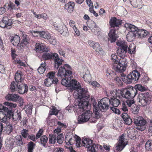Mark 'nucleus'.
Returning <instances> with one entry per match:
<instances>
[{
    "label": "nucleus",
    "mask_w": 152,
    "mask_h": 152,
    "mask_svg": "<svg viewBox=\"0 0 152 152\" xmlns=\"http://www.w3.org/2000/svg\"><path fill=\"white\" fill-rule=\"evenodd\" d=\"M46 63L45 61L42 63L37 69L38 73L40 74L43 73L46 69Z\"/></svg>",
    "instance_id": "30"
},
{
    "label": "nucleus",
    "mask_w": 152,
    "mask_h": 152,
    "mask_svg": "<svg viewBox=\"0 0 152 152\" xmlns=\"http://www.w3.org/2000/svg\"><path fill=\"white\" fill-rule=\"evenodd\" d=\"M17 145L18 146L23 145V143L22 140V137L19 135H18L15 137Z\"/></svg>",
    "instance_id": "39"
},
{
    "label": "nucleus",
    "mask_w": 152,
    "mask_h": 152,
    "mask_svg": "<svg viewBox=\"0 0 152 152\" xmlns=\"http://www.w3.org/2000/svg\"><path fill=\"white\" fill-rule=\"evenodd\" d=\"M50 43L53 45H55L56 44V40L53 37H50V39H48Z\"/></svg>",
    "instance_id": "61"
},
{
    "label": "nucleus",
    "mask_w": 152,
    "mask_h": 152,
    "mask_svg": "<svg viewBox=\"0 0 152 152\" xmlns=\"http://www.w3.org/2000/svg\"><path fill=\"white\" fill-rule=\"evenodd\" d=\"M125 26L128 30L130 31L126 35V38L127 41L129 42L133 41L137 37L136 31L138 29L135 26L129 23L125 24Z\"/></svg>",
    "instance_id": "6"
},
{
    "label": "nucleus",
    "mask_w": 152,
    "mask_h": 152,
    "mask_svg": "<svg viewBox=\"0 0 152 152\" xmlns=\"http://www.w3.org/2000/svg\"><path fill=\"white\" fill-rule=\"evenodd\" d=\"M17 84H16L14 81H13L11 83L10 85V89L12 92H14L17 91Z\"/></svg>",
    "instance_id": "47"
},
{
    "label": "nucleus",
    "mask_w": 152,
    "mask_h": 152,
    "mask_svg": "<svg viewBox=\"0 0 152 152\" xmlns=\"http://www.w3.org/2000/svg\"><path fill=\"white\" fill-rule=\"evenodd\" d=\"M6 122H4L2 120L1 121V122H0V135L2 134L3 131L4 132V127L7 126V124ZM0 137H1L0 136Z\"/></svg>",
    "instance_id": "50"
},
{
    "label": "nucleus",
    "mask_w": 152,
    "mask_h": 152,
    "mask_svg": "<svg viewBox=\"0 0 152 152\" xmlns=\"http://www.w3.org/2000/svg\"><path fill=\"white\" fill-rule=\"evenodd\" d=\"M56 138L57 142L59 144H61L62 143L64 138L62 134L58 135Z\"/></svg>",
    "instance_id": "53"
},
{
    "label": "nucleus",
    "mask_w": 152,
    "mask_h": 152,
    "mask_svg": "<svg viewBox=\"0 0 152 152\" xmlns=\"http://www.w3.org/2000/svg\"><path fill=\"white\" fill-rule=\"evenodd\" d=\"M111 59L113 64V69L116 72H122L125 71L127 66L128 61L126 58L118 59L115 54L111 56Z\"/></svg>",
    "instance_id": "3"
},
{
    "label": "nucleus",
    "mask_w": 152,
    "mask_h": 152,
    "mask_svg": "<svg viewBox=\"0 0 152 152\" xmlns=\"http://www.w3.org/2000/svg\"><path fill=\"white\" fill-rule=\"evenodd\" d=\"M122 20L118 19L116 18L113 17L111 18L109 22L110 26L111 27H118L121 24Z\"/></svg>",
    "instance_id": "18"
},
{
    "label": "nucleus",
    "mask_w": 152,
    "mask_h": 152,
    "mask_svg": "<svg viewBox=\"0 0 152 152\" xmlns=\"http://www.w3.org/2000/svg\"><path fill=\"white\" fill-rule=\"evenodd\" d=\"M151 97L148 92L141 93L139 96V102L143 106H146L150 103Z\"/></svg>",
    "instance_id": "9"
},
{
    "label": "nucleus",
    "mask_w": 152,
    "mask_h": 152,
    "mask_svg": "<svg viewBox=\"0 0 152 152\" xmlns=\"http://www.w3.org/2000/svg\"><path fill=\"white\" fill-rule=\"evenodd\" d=\"M136 46L134 44H131L129 46L127 52L130 54H133L135 52Z\"/></svg>",
    "instance_id": "35"
},
{
    "label": "nucleus",
    "mask_w": 152,
    "mask_h": 152,
    "mask_svg": "<svg viewBox=\"0 0 152 152\" xmlns=\"http://www.w3.org/2000/svg\"><path fill=\"white\" fill-rule=\"evenodd\" d=\"M96 45L97 46V47L96 48H94V50L98 53H102L103 51V49L101 48V46L99 44H96Z\"/></svg>",
    "instance_id": "59"
},
{
    "label": "nucleus",
    "mask_w": 152,
    "mask_h": 152,
    "mask_svg": "<svg viewBox=\"0 0 152 152\" xmlns=\"http://www.w3.org/2000/svg\"><path fill=\"white\" fill-rule=\"evenodd\" d=\"M16 46H17V48L18 50L19 51H20V52H22L23 51V49L25 47L24 45L20 43H19Z\"/></svg>",
    "instance_id": "56"
},
{
    "label": "nucleus",
    "mask_w": 152,
    "mask_h": 152,
    "mask_svg": "<svg viewBox=\"0 0 152 152\" xmlns=\"http://www.w3.org/2000/svg\"><path fill=\"white\" fill-rule=\"evenodd\" d=\"M28 130L23 129L22 131L21 134L23 137L26 138L27 137H28V135H29L28 134Z\"/></svg>",
    "instance_id": "55"
},
{
    "label": "nucleus",
    "mask_w": 152,
    "mask_h": 152,
    "mask_svg": "<svg viewBox=\"0 0 152 152\" xmlns=\"http://www.w3.org/2000/svg\"><path fill=\"white\" fill-rule=\"evenodd\" d=\"M133 89H135L136 91V94L137 93V90L140 91H144L145 90V88L141 84L136 85L134 87H133Z\"/></svg>",
    "instance_id": "41"
},
{
    "label": "nucleus",
    "mask_w": 152,
    "mask_h": 152,
    "mask_svg": "<svg viewBox=\"0 0 152 152\" xmlns=\"http://www.w3.org/2000/svg\"><path fill=\"white\" fill-rule=\"evenodd\" d=\"M5 104L8 106L7 108H5V111H3V116L2 121L4 122H6L8 119L12 118L14 113L13 112L12 107L15 108L17 106L15 104H13L9 102H5Z\"/></svg>",
    "instance_id": "5"
},
{
    "label": "nucleus",
    "mask_w": 152,
    "mask_h": 152,
    "mask_svg": "<svg viewBox=\"0 0 152 152\" xmlns=\"http://www.w3.org/2000/svg\"><path fill=\"white\" fill-rule=\"evenodd\" d=\"M57 56V53H45L42 55V57L44 60H52L54 58H56V56Z\"/></svg>",
    "instance_id": "20"
},
{
    "label": "nucleus",
    "mask_w": 152,
    "mask_h": 152,
    "mask_svg": "<svg viewBox=\"0 0 152 152\" xmlns=\"http://www.w3.org/2000/svg\"><path fill=\"white\" fill-rule=\"evenodd\" d=\"M71 70L69 65L64 64L63 66L59 67L57 75L58 77L62 79L61 84L66 86L69 87L70 91L72 92L74 90H77L78 97L80 101L77 103L78 105H76L77 109L75 110L83 112L88 106V102L86 99L89 97V95L87 89L80 88L81 86L79 83L75 80L72 79Z\"/></svg>",
    "instance_id": "1"
},
{
    "label": "nucleus",
    "mask_w": 152,
    "mask_h": 152,
    "mask_svg": "<svg viewBox=\"0 0 152 152\" xmlns=\"http://www.w3.org/2000/svg\"><path fill=\"white\" fill-rule=\"evenodd\" d=\"M54 27L61 34L65 36H68L69 33L67 27L63 24L61 26L55 23L53 24Z\"/></svg>",
    "instance_id": "14"
},
{
    "label": "nucleus",
    "mask_w": 152,
    "mask_h": 152,
    "mask_svg": "<svg viewBox=\"0 0 152 152\" xmlns=\"http://www.w3.org/2000/svg\"><path fill=\"white\" fill-rule=\"evenodd\" d=\"M92 112L90 110L86 111L78 116V123L81 124L87 122L91 118H92Z\"/></svg>",
    "instance_id": "11"
},
{
    "label": "nucleus",
    "mask_w": 152,
    "mask_h": 152,
    "mask_svg": "<svg viewBox=\"0 0 152 152\" xmlns=\"http://www.w3.org/2000/svg\"><path fill=\"white\" fill-rule=\"evenodd\" d=\"M83 78L86 82H87L89 81L91 79V77L88 71L87 72V73L83 75Z\"/></svg>",
    "instance_id": "49"
},
{
    "label": "nucleus",
    "mask_w": 152,
    "mask_h": 152,
    "mask_svg": "<svg viewBox=\"0 0 152 152\" xmlns=\"http://www.w3.org/2000/svg\"><path fill=\"white\" fill-rule=\"evenodd\" d=\"M12 24V19H9L8 17L4 16L0 22V27L2 28H7V29H10Z\"/></svg>",
    "instance_id": "13"
},
{
    "label": "nucleus",
    "mask_w": 152,
    "mask_h": 152,
    "mask_svg": "<svg viewBox=\"0 0 152 152\" xmlns=\"http://www.w3.org/2000/svg\"><path fill=\"white\" fill-rule=\"evenodd\" d=\"M116 45L119 47L117 50V53L121 58H124L126 56L128 45L126 42L121 41L116 42Z\"/></svg>",
    "instance_id": "8"
},
{
    "label": "nucleus",
    "mask_w": 152,
    "mask_h": 152,
    "mask_svg": "<svg viewBox=\"0 0 152 152\" xmlns=\"http://www.w3.org/2000/svg\"><path fill=\"white\" fill-rule=\"evenodd\" d=\"M21 114L20 112H18V111L14 113L12 116V120L14 121H18L21 118Z\"/></svg>",
    "instance_id": "33"
},
{
    "label": "nucleus",
    "mask_w": 152,
    "mask_h": 152,
    "mask_svg": "<svg viewBox=\"0 0 152 152\" xmlns=\"http://www.w3.org/2000/svg\"><path fill=\"white\" fill-rule=\"evenodd\" d=\"M53 60L54 62L55 68L57 69L62 64L64 61L63 60L59 58L58 54H57V56H56V58H54Z\"/></svg>",
    "instance_id": "27"
},
{
    "label": "nucleus",
    "mask_w": 152,
    "mask_h": 152,
    "mask_svg": "<svg viewBox=\"0 0 152 152\" xmlns=\"http://www.w3.org/2000/svg\"><path fill=\"white\" fill-rule=\"evenodd\" d=\"M26 112L28 113H31L32 112V107L31 105H27L25 107Z\"/></svg>",
    "instance_id": "58"
},
{
    "label": "nucleus",
    "mask_w": 152,
    "mask_h": 152,
    "mask_svg": "<svg viewBox=\"0 0 152 152\" xmlns=\"http://www.w3.org/2000/svg\"><path fill=\"white\" fill-rule=\"evenodd\" d=\"M56 80L55 79L52 80L47 78L45 80L44 84L45 86L47 87H49L51 85H53L55 88V91L57 92V91H59V89H58V88L61 86V84L63 85L61 83V84L60 83L58 79Z\"/></svg>",
    "instance_id": "12"
},
{
    "label": "nucleus",
    "mask_w": 152,
    "mask_h": 152,
    "mask_svg": "<svg viewBox=\"0 0 152 152\" xmlns=\"http://www.w3.org/2000/svg\"><path fill=\"white\" fill-rule=\"evenodd\" d=\"M121 75L123 81L126 83L130 84L133 81L138 80L140 77V74L136 69L131 72L127 76L124 75L123 73H121Z\"/></svg>",
    "instance_id": "4"
},
{
    "label": "nucleus",
    "mask_w": 152,
    "mask_h": 152,
    "mask_svg": "<svg viewBox=\"0 0 152 152\" xmlns=\"http://www.w3.org/2000/svg\"><path fill=\"white\" fill-rule=\"evenodd\" d=\"M17 91L20 94H23L27 92L28 90V87L25 84H20V83H17Z\"/></svg>",
    "instance_id": "17"
},
{
    "label": "nucleus",
    "mask_w": 152,
    "mask_h": 152,
    "mask_svg": "<svg viewBox=\"0 0 152 152\" xmlns=\"http://www.w3.org/2000/svg\"><path fill=\"white\" fill-rule=\"evenodd\" d=\"M122 93V97L129 99L134 98L136 95L137 92L135 89L131 87L129 88H124Z\"/></svg>",
    "instance_id": "10"
},
{
    "label": "nucleus",
    "mask_w": 152,
    "mask_h": 152,
    "mask_svg": "<svg viewBox=\"0 0 152 152\" xmlns=\"http://www.w3.org/2000/svg\"><path fill=\"white\" fill-rule=\"evenodd\" d=\"M110 104V100L107 97L102 98L98 102L97 105H96V102L93 103V111L94 112L95 116L93 117L94 120L91 121L90 122L95 123L96 120L100 117L99 113L100 111L104 112L107 111L110 107L109 106Z\"/></svg>",
    "instance_id": "2"
},
{
    "label": "nucleus",
    "mask_w": 152,
    "mask_h": 152,
    "mask_svg": "<svg viewBox=\"0 0 152 152\" xmlns=\"http://www.w3.org/2000/svg\"><path fill=\"white\" fill-rule=\"evenodd\" d=\"M48 138L45 135L42 136L40 139L41 144L44 146H45L47 142Z\"/></svg>",
    "instance_id": "44"
},
{
    "label": "nucleus",
    "mask_w": 152,
    "mask_h": 152,
    "mask_svg": "<svg viewBox=\"0 0 152 152\" xmlns=\"http://www.w3.org/2000/svg\"><path fill=\"white\" fill-rule=\"evenodd\" d=\"M139 109V107L138 106L134 104L132 106L131 108V111L134 114H137L138 113Z\"/></svg>",
    "instance_id": "45"
},
{
    "label": "nucleus",
    "mask_w": 152,
    "mask_h": 152,
    "mask_svg": "<svg viewBox=\"0 0 152 152\" xmlns=\"http://www.w3.org/2000/svg\"><path fill=\"white\" fill-rule=\"evenodd\" d=\"M96 147V145L93 144L91 145V146H90V147L88 148V151L90 152H98L97 151H96L95 149V148Z\"/></svg>",
    "instance_id": "57"
},
{
    "label": "nucleus",
    "mask_w": 152,
    "mask_h": 152,
    "mask_svg": "<svg viewBox=\"0 0 152 152\" xmlns=\"http://www.w3.org/2000/svg\"><path fill=\"white\" fill-rule=\"evenodd\" d=\"M57 124L58 125V128H59L61 129L62 128H64L66 127V126L65 124L60 121H58Z\"/></svg>",
    "instance_id": "63"
},
{
    "label": "nucleus",
    "mask_w": 152,
    "mask_h": 152,
    "mask_svg": "<svg viewBox=\"0 0 152 152\" xmlns=\"http://www.w3.org/2000/svg\"><path fill=\"white\" fill-rule=\"evenodd\" d=\"M133 123L137 127L136 128L141 131H143L146 128L147 122L142 117L140 116H134Z\"/></svg>",
    "instance_id": "7"
},
{
    "label": "nucleus",
    "mask_w": 152,
    "mask_h": 152,
    "mask_svg": "<svg viewBox=\"0 0 152 152\" xmlns=\"http://www.w3.org/2000/svg\"><path fill=\"white\" fill-rule=\"evenodd\" d=\"M55 72H48L47 75V78L50 79V80H53L58 79L57 78L55 77Z\"/></svg>",
    "instance_id": "40"
},
{
    "label": "nucleus",
    "mask_w": 152,
    "mask_h": 152,
    "mask_svg": "<svg viewBox=\"0 0 152 152\" xmlns=\"http://www.w3.org/2000/svg\"><path fill=\"white\" fill-rule=\"evenodd\" d=\"M123 88L121 90L118 89V90H113V91H111L110 92V93L112 94V93H113V92L115 94V97L116 98H118L119 99H120L121 98V96L123 97Z\"/></svg>",
    "instance_id": "34"
},
{
    "label": "nucleus",
    "mask_w": 152,
    "mask_h": 152,
    "mask_svg": "<svg viewBox=\"0 0 152 152\" xmlns=\"http://www.w3.org/2000/svg\"><path fill=\"white\" fill-rule=\"evenodd\" d=\"M13 127L11 124H7L6 126L4 127V132H5L8 134L10 133L13 130Z\"/></svg>",
    "instance_id": "36"
},
{
    "label": "nucleus",
    "mask_w": 152,
    "mask_h": 152,
    "mask_svg": "<svg viewBox=\"0 0 152 152\" xmlns=\"http://www.w3.org/2000/svg\"><path fill=\"white\" fill-rule=\"evenodd\" d=\"M134 98L127 99L126 103L129 107L134 105L135 101H134Z\"/></svg>",
    "instance_id": "48"
},
{
    "label": "nucleus",
    "mask_w": 152,
    "mask_h": 152,
    "mask_svg": "<svg viewBox=\"0 0 152 152\" xmlns=\"http://www.w3.org/2000/svg\"><path fill=\"white\" fill-rule=\"evenodd\" d=\"M29 139L33 141H36V136L34 135L31 134V135H28V139Z\"/></svg>",
    "instance_id": "64"
},
{
    "label": "nucleus",
    "mask_w": 152,
    "mask_h": 152,
    "mask_svg": "<svg viewBox=\"0 0 152 152\" xmlns=\"http://www.w3.org/2000/svg\"><path fill=\"white\" fill-rule=\"evenodd\" d=\"M126 145L125 143L122 142H118L116 144V150L119 151H121L123 150Z\"/></svg>",
    "instance_id": "32"
},
{
    "label": "nucleus",
    "mask_w": 152,
    "mask_h": 152,
    "mask_svg": "<svg viewBox=\"0 0 152 152\" xmlns=\"http://www.w3.org/2000/svg\"><path fill=\"white\" fill-rule=\"evenodd\" d=\"M145 149L148 151L152 150V140H149L145 143Z\"/></svg>",
    "instance_id": "38"
},
{
    "label": "nucleus",
    "mask_w": 152,
    "mask_h": 152,
    "mask_svg": "<svg viewBox=\"0 0 152 152\" xmlns=\"http://www.w3.org/2000/svg\"><path fill=\"white\" fill-rule=\"evenodd\" d=\"M121 117L125 122V123L126 124L130 125L132 122V119L130 116L126 113H123L121 115Z\"/></svg>",
    "instance_id": "22"
},
{
    "label": "nucleus",
    "mask_w": 152,
    "mask_h": 152,
    "mask_svg": "<svg viewBox=\"0 0 152 152\" xmlns=\"http://www.w3.org/2000/svg\"><path fill=\"white\" fill-rule=\"evenodd\" d=\"M59 112L57 109H56L55 107H53V108L51 109V110L49 111V114L50 115H57Z\"/></svg>",
    "instance_id": "51"
},
{
    "label": "nucleus",
    "mask_w": 152,
    "mask_h": 152,
    "mask_svg": "<svg viewBox=\"0 0 152 152\" xmlns=\"http://www.w3.org/2000/svg\"><path fill=\"white\" fill-rule=\"evenodd\" d=\"M87 24L89 28L91 30L92 28L94 29V28H96L97 26L94 22L92 20L88 21L87 22Z\"/></svg>",
    "instance_id": "46"
},
{
    "label": "nucleus",
    "mask_w": 152,
    "mask_h": 152,
    "mask_svg": "<svg viewBox=\"0 0 152 152\" xmlns=\"http://www.w3.org/2000/svg\"><path fill=\"white\" fill-rule=\"evenodd\" d=\"M43 132V130L42 129H41L39 130L38 132L36 134V139H38L42 134Z\"/></svg>",
    "instance_id": "60"
},
{
    "label": "nucleus",
    "mask_w": 152,
    "mask_h": 152,
    "mask_svg": "<svg viewBox=\"0 0 152 152\" xmlns=\"http://www.w3.org/2000/svg\"><path fill=\"white\" fill-rule=\"evenodd\" d=\"M114 98H111L110 100L111 104L113 107H117L121 103L120 99L118 98L114 97Z\"/></svg>",
    "instance_id": "29"
},
{
    "label": "nucleus",
    "mask_w": 152,
    "mask_h": 152,
    "mask_svg": "<svg viewBox=\"0 0 152 152\" xmlns=\"http://www.w3.org/2000/svg\"><path fill=\"white\" fill-rule=\"evenodd\" d=\"M137 37L138 38H143L147 36L149 33L148 31L142 29L138 30L136 31Z\"/></svg>",
    "instance_id": "25"
},
{
    "label": "nucleus",
    "mask_w": 152,
    "mask_h": 152,
    "mask_svg": "<svg viewBox=\"0 0 152 152\" xmlns=\"http://www.w3.org/2000/svg\"><path fill=\"white\" fill-rule=\"evenodd\" d=\"M91 140L85 137L83 138L82 140V142L84 146L87 148H88L93 144Z\"/></svg>",
    "instance_id": "28"
},
{
    "label": "nucleus",
    "mask_w": 152,
    "mask_h": 152,
    "mask_svg": "<svg viewBox=\"0 0 152 152\" xmlns=\"http://www.w3.org/2000/svg\"><path fill=\"white\" fill-rule=\"evenodd\" d=\"M35 49L37 52H48L49 49L48 47H46L43 44L36 43L35 44Z\"/></svg>",
    "instance_id": "19"
},
{
    "label": "nucleus",
    "mask_w": 152,
    "mask_h": 152,
    "mask_svg": "<svg viewBox=\"0 0 152 152\" xmlns=\"http://www.w3.org/2000/svg\"><path fill=\"white\" fill-rule=\"evenodd\" d=\"M9 39L12 44L15 46L19 43L20 40V37L18 35L10 37L9 38Z\"/></svg>",
    "instance_id": "26"
},
{
    "label": "nucleus",
    "mask_w": 152,
    "mask_h": 152,
    "mask_svg": "<svg viewBox=\"0 0 152 152\" xmlns=\"http://www.w3.org/2000/svg\"><path fill=\"white\" fill-rule=\"evenodd\" d=\"M15 79L16 82L18 83H21L22 81L21 74L20 73H16L15 75Z\"/></svg>",
    "instance_id": "43"
},
{
    "label": "nucleus",
    "mask_w": 152,
    "mask_h": 152,
    "mask_svg": "<svg viewBox=\"0 0 152 152\" xmlns=\"http://www.w3.org/2000/svg\"><path fill=\"white\" fill-rule=\"evenodd\" d=\"M76 136L77 135H75L74 136L72 134L70 133L66 134L65 140L66 144L68 145H71L74 144L76 140Z\"/></svg>",
    "instance_id": "15"
},
{
    "label": "nucleus",
    "mask_w": 152,
    "mask_h": 152,
    "mask_svg": "<svg viewBox=\"0 0 152 152\" xmlns=\"http://www.w3.org/2000/svg\"><path fill=\"white\" fill-rule=\"evenodd\" d=\"M75 6L74 2L70 1L64 5V8L66 11H67L68 13H71L73 11Z\"/></svg>",
    "instance_id": "21"
},
{
    "label": "nucleus",
    "mask_w": 152,
    "mask_h": 152,
    "mask_svg": "<svg viewBox=\"0 0 152 152\" xmlns=\"http://www.w3.org/2000/svg\"><path fill=\"white\" fill-rule=\"evenodd\" d=\"M76 138H77L76 140H75V142L76 146L77 147H80L81 143V139L80 138L77 136H76Z\"/></svg>",
    "instance_id": "62"
},
{
    "label": "nucleus",
    "mask_w": 152,
    "mask_h": 152,
    "mask_svg": "<svg viewBox=\"0 0 152 152\" xmlns=\"http://www.w3.org/2000/svg\"><path fill=\"white\" fill-rule=\"evenodd\" d=\"M29 38L27 36L23 37V38L22 39L21 44L26 45H27L29 43Z\"/></svg>",
    "instance_id": "52"
},
{
    "label": "nucleus",
    "mask_w": 152,
    "mask_h": 152,
    "mask_svg": "<svg viewBox=\"0 0 152 152\" xmlns=\"http://www.w3.org/2000/svg\"><path fill=\"white\" fill-rule=\"evenodd\" d=\"M37 33L39 34V36L45 39L48 40L50 38V35L47 31H42L40 32H38Z\"/></svg>",
    "instance_id": "31"
},
{
    "label": "nucleus",
    "mask_w": 152,
    "mask_h": 152,
    "mask_svg": "<svg viewBox=\"0 0 152 152\" xmlns=\"http://www.w3.org/2000/svg\"><path fill=\"white\" fill-rule=\"evenodd\" d=\"M49 142L50 144H54L55 143L56 136L53 134H50L49 135Z\"/></svg>",
    "instance_id": "42"
},
{
    "label": "nucleus",
    "mask_w": 152,
    "mask_h": 152,
    "mask_svg": "<svg viewBox=\"0 0 152 152\" xmlns=\"http://www.w3.org/2000/svg\"><path fill=\"white\" fill-rule=\"evenodd\" d=\"M19 96L18 94H8L5 97L6 100L12 101L14 102L18 101Z\"/></svg>",
    "instance_id": "23"
},
{
    "label": "nucleus",
    "mask_w": 152,
    "mask_h": 152,
    "mask_svg": "<svg viewBox=\"0 0 152 152\" xmlns=\"http://www.w3.org/2000/svg\"><path fill=\"white\" fill-rule=\"evenodd\" d=\"M35 144L32 141L28 142L27 145L28 152H33Z\"/></svg>",
    "instance_id": "37"
},
{
    "label": "nucleus",
    "mask_w": 152,
    "mask_h": 152,
    "mask_svg": "<svg viewBox=\"0 0 152 152\" xmlns=\"http://www.w3.org/2000/svg\"><path fill=\"white\" fill-rule=\"evenodd\" d=\"M118 36L114 28L110 30L108 34V39L111 43L115 42Z\"/></svg>",
    "instance_id": "16"
},
{
    "label": "nucleus",
    "mask_w": 152,
    "mask_h": 152,
    "mask_svg": "<svg viewBox=\"0 0 152 152\" xmlns=\"http://www.w3.org/2000/svg\"><path fill=\"white\" fill-rule=\"evenodd\" d=\"M131 5L134 7L141 8L143 5L142 0H132L130 1Z\"/></svg>",
    "instance_id": "24"
},
{
    "label": "nucleus",
    "mask_w": 152,
    "mask_h": 152,
    "mask_svg": "<svg viewBox=\"0 0 152 152\" xmlns=\"http://www.w3.org/2000/svg\"><path fill=\"white\" fill-rule=\"evenodd\" d=\"M91 31L93 32L95 35H99L100 34V32L99 28L97 26L94 29H91Z\"/></svg>",
    "instance_id": "54"
}]
</instances>
